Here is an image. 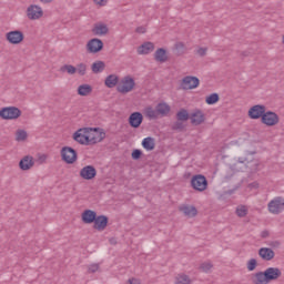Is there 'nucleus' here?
<instances>
[{"label": "nucleus", "instance_id": "obj_1", "mask_svg": "<svg viewBox=\"0 0 284 284\" xmlns=\"http://www.w3.org/2000/svg\"><path fill=\"white\" fill-rule=\"evenodd\" d=\"M90 130H94V132H99V128H84V129H79L78 131H75L72 135L73 141H75L77 143H79L80 145H88V132H90Z\"/></svg>", "mask_w": 284, "mask_h": 284}, {"label": "nucleus", "instance_id": "obj_2", "mask_svg": "<svg viewBox=\"0 0 284 284\" xmlns=\"http://www.w3.org/2000/svg\"><path fill=\"white\" fill-rule=\"evenodd\" d=\"M0 116L4 121H12L21 116V111L17 106H6L0 110Z\"/></svg>", "mask_w": 284, "mask_h": 284}, {"label": "nucleus", "instance_id": "obj_3", "mask_svg": "<svg viewBox=\"0 0 284 284\" xmlns=\"http://www.w3.org/2000/svg\"><path fill=\"white\" fill-rule=\"evenodd\" d=\"M191 187L196 192H205L207 190V178L202 174L193 175L191 179Z\"/></svg>", "mask_w": 284, "mask_h": 284}, {"label": "nucleus", "instance_id": "obj_4", "mask_svg": "<svg viewBox=\"0 0 284 284\" xmlns=\"http://www.w3.org/2000/svg\"><path fill=\"white\" fill-rule=\"evenodd\" d=\"M122 84L116 87L118 92L120 94H128V92H132L134 90V85H136V82H134V78L126 75L121 81Z\"/></svg>", "mask_w": 284, "mask_h": 284}, {"label": "nucleus", "instance_id": "obj_5", "mask_svg": "<svg viewBox=\"0 0 284 284\" xmlns=\"http://www.w3.org/2000/svg\"><path fill=\"white\" fill-rule=\"evenodd\" d=\"M61 156L64 163L72 165V163H74L78 159L77 150H74L72 146H63L61 150Z\"/></svg>", "mask_w": 284, "mask_h": 284}, {"label": "nucleus", "instance_id": "obj_6", "mask_svg": "<svg viewBox=\"0 0 284 284\" xmlns=\"http://www.w3.org/2000/svg\"><path fill=\"white\" fill-rule=\"evenodd\" d=\"M200 83H201V80H199V78L186 75L182 80L181 88L182 90H194L199 88Z\"/></svg>", "mask_w": 284, "mask_h": 284}, {"label": "nucleus", "instance_id": "obj_7", "mask_svg": "<svg viewBox=\"0 0 284 284\" xmlns=\"http://www.w3.org/2000/svg\"><path fill=\"white\" fill-rule=\"evenodd\" d=\"M284 211V199L275 197L268 203V212L271 214H281Z\"/></svg>", "mask_w": 284, "mask_h": 284}, {"label": "nucleus", "instance_id": "obj_8", "mask_svg": "<svg viewBox=\"0 0 284 284\" xmlns=\"http://www.w3.org/2000/svg\"><path fill=\"white\" fill-rule=\"evenodd\" d=\"M87 50L91 54H97L98 52H101V50H103V40L99 38H93L89 40L87 43Z\"/></svg>", "mask_w": 284, "mask_h": 284}, {"label": "nucleus", "instance_id": "obj_9", "mask_svg": "<svg viewBox=\"0 0 284 284\" xmlns=\"http://www.w3.org/2000/svg\"><path fill=\"white\" fill-rule=\"evenodd\" d=\"M278 121H280L278 114L272 111H267V112L264 111V115L262 116V120H261V122L264 125H267L268 128L277 125Z\"/></svg>", "mask_w": 284, "mask_h": 284}, {"label": "nucleus", "instance_id": "obj_10", "mask_svg": "<svg viewBox=\"0 0 284 284\" xmlns=\"http://www.w3.org/2000/svg\"><path fill=\"white\" fill-rule=\"evenodd\" d=\"M26 37L20 30L10 31L6 34V39L12 45H19Z\"/></svg>", "mask_w": 284, "mask_h": 284}, {"label": "nucleus", "instance_id": "obj_11", "mask_svg": "<svg viewBox=\"0 0 284 284\" xmlns=\"http://www.w3.org/2000/svg\"><path fill=\"white\" fill-rule=\"evenodd\" d=\"M27 17L31 21H34L37 19H41L43 17V9L37 4H31L27 9Z\"/></svg>", "mask_w": 284, "mask_h": 284}, {"label": "nucleus", "instance_id": "obj_12", "mask_svg": "<svg viewBox=\"0 0 284 284\" xmlns=\"http://www.w3.org/2000/svg\"><path fill=\"white\" fill-rule=\"evenodd\" d=\"M80 176L84 181H92V179L97 178V168H94L93 165L83 166L80 170Z\"/></svg>", "mask_w": 284, "mask_h": 284}, {"label": "nucleus", "instance_id": "obj_13", "mask_svg": "<svg viewBox=\"0 0 284 284\" xmlns=\"http://www.w3.org/2000/svg\"><path fill=\"white\" fill-rule=\"evenodd\" d=\"M265 114V105L263 104H255L248 110V116L250 119L257 120L263 119V115Z\"/></svg>", "mask_w": 284, "mask_h": 284}, {"label": "nucleus", "instance_id": "obj_14", "mask_svg": "<svg viewBox=\"0 0 284 284\" xmlns=\"http://www.w3.org/2000/svg\"><path fill=\"white\" fill-rule=\"evenodd\" d=\"M110 219L106 215H97L95 221H93V230L98 232H103L108 227Z\"/></svg>", "mask_w": 284, "mask_h": 284}, {"label": "nucleus", "instance_id": "obj_15", "mask_svg": "<svg viewBox=\"0 0 284 284\" xmlns=\"http://www.w3.org/2000/svg\"><path fill=\"white\" fill-rule=\"evenodd\" d=\"M141 123H143V113L142 112H133L129 116V125L131 128L138 129L141 128Z\"/></svg>", "mask_w": 284, "mask_h": 284}, {"label": "nucleus", "instance_id": "obj_16", "mask_svg": "<svg viewBox=\"0 0 284 284\" xmlns=\"http://www.w3.org/2000/svg\"><path fill=\"white\" fill-rule=\"evenodd\" d=\"M190 120L192 125H202V123H205V113H203L200 109H195L191 113Z\"/></svg>", "mask_w": 284, "mask_h": 284}, {"label": "nucleus", "instance_id": "obj_17", "mask_svg": "<svg viewBox=\"0 0 284 284\" xmlns=\"http://www.w3.org/2000/svg\"><path fill=\"white\" fill-rule=\"evenodd\" d=\"M264 274L266 276V281H268V283H272V281H277V278H281L283 273L278 267H268L264 271Z\"/></svg>", "mask_w": 284, "mask_h": 284}, {"label": "nucleus", "instance_id": "obj_18", "mask_svg": "<svg viewBox=\"0 0 284 284\" xmlns=\"http://www.w3.org/2000/svg\"><path fill=\"white\" fill-rule=\"evenodd\" d=\"M82 222L85 225H92L97 221V211L84 210L81 214Z\"/></svg>", "mask_w": 284, "mask_h": 284}, {"label": "nucleus", "instance_id": "obj_19", "mask_svg": "<svg viewBox=\"0 0 284 284\" xmlns=\"http://www.w3.org/2000/svg\"><path fill=\"white\" fill-rule=\"evenodd\" d=\"M19 168L22 171H28L31 168H34V159L30 155H26L24 158H22L19 162Z\"/></svg>", "mask_w": 284, "mask_h": 284}, {"label": "nucleus", "instance_id": "obj_20", "mask_svg": "<svg viewBox=\"0 0 284 284\" xmlns=\"http://www.w3.org/2000/svg\"><path fill=\"white\" fill-rule=\"evenodd\" d=\"M110 32V29L105 23H95L92 33L95 34V37H105Z\"/></svg>", "mask_w": 284, "mask_h": 284}, {"label": "nucleus", "instance_id": "obj_21", "mask_svg": "<svg viewBox=\"0 0 284 284\" xmlns=\"http://www.w3.org/2000/svg\"><path fill=\"white\" fill-rule=\"evenodd\" d=\"M180 212H183L184 216H187L189 219H194L196 214H199V210L195 209V206L192 205H182L179 207Z\"/></svg>", "mask_w": 284, "mask_h": 284}, {"label": "nucleus", "instance_id": "obj_22", "mask_svg": "<svg viewBox=\"0 0 284 284\" xmlns=\"http://www.w3.org/2000/svg\"><path fill=\"white\" fill-rule=\"evenodd\" d=\"M251 281L253 284H270L265 275V271H260L252 275Z\"/></svg>", "mask_w": 284, "mask_h": 284}, {"label": "nucleus", "instance_id": "obj_23", "mask_svg": "<svg viewBox=\"0 0 284 284\" xmlns=\"http://www.w3.org/2000/svg\"><path fill=\"white\" fill-rule=\"evenodd\" d=\"M105 139V132L101 130L94 135H88V145H97V143H101Z\"/></svg>", "mask_w": 284, "mask_h": 284}, {"label": "nucleus", "instance_id": "obj_24", "mask_svg": "<svg viewBox=\"0 0 284 284\" xmlns=\"http://www.w3.org/2000/svg\"><path fill=\"white\" fill-rule=\"evenodd\" d=\"M258 255L263 261H272V258L275 256V253L274 250L270 247H262L258 250Z\"/></svg>", "mask_w": 284, "mask_h": 284}, {"label": "nucleus", "instance_id": "obj_25", "mask_svg": "<svg viewBox=\"0 0 284 284\" xmlns=\"http://www.w3.org/2000/svg\"><path fill=\"white\" fill-rule=\"evenodd\" d=\"M154 60L158 63H165L168 61V51L163 48H160L154 53Z\"/></svg>", "mask_w": 284, "mask_h": 284}, {"label": "nucleus", "instance_id": "obj_26", "mask_svg": "<svg viewBox=\"0 0 284 284\" xmlns=\"http://www.w3.org/2000/svg\"><path fill=\"white\" fill-rule=\"evenodd\" d=\"M150 52H154V43L152 42H144L138 48V54H150Z\"/></svg>", "mask_w": 284, "mask_h": 284}, {"label": "nucleus", "instance_id": "obj_27", "mask_svg": "<svg viewBox=\"0 0 284 284\" xmlns=\"http://www.w3.org/2000/svg\"><path fill=\"white\" fill-rule=\"evenodd\" d=\"M155 110L158 111V115L161 114V116H168L172 109L168 103L161 102L155 106Z\"/></svg>", "mask_w": 284, "mask_h": 284}, {"label": "nucleus", "instance_id": "obj_28", "mask_svg": "<svg viewBox=\"0 0 284 284\" xmlns=\"http://www.w3.org/2000/svg\"><path fill=\"white\" fill-rule=\"evenodd\" d=\"M176 121H182L185 123V121H190L191 114L187 112V109H180L175 115Z\"/></svg>", "mask_w": 284, "mask_h": 284}, {"label": "nucleus", "instance_id": "obj_29", "mask_svg": "<svg viewBox=\"0 0 284 284\" xmlns=\"http://www.w3.org/2000/svg\"><path fill=\"white\" fill-rule=\"evenodd\" d=\"M91 70L93 72V74H99V73L103 72V70H105V62H103V61L93 62L91 65Z\"/></svg>", "mask_w": 284, "mask_h": 284}, {"label": "nucleus", "instance_id": "obj_30", "mask_svg": "<svg viewBox=\"0 0 284 284\" xmlns=\"http://www.w3.org/2000/svg\"><path fill=\"white\" fill-rule=\"evenodd\" d=\"M119 83V78L116 74H110L105 78L104 85L106 88H115V85Z\"/></svg>", "mask_w": 284, "mask_h": 284}, {"label": "nucleus", "instance_id": "obj_31", "mask_svg": "<svg viewBox=\"0 0 284 284\" xmlns=\"http://www.w3.org/2000/svg\"><path fill=\"white\" fill-rule=\"evenodd\" d=\"M175 284H192V280L185 273H180L175 276Z\"/></svg>", "mask_w": 284, "mask_h": 284}, {"label": "nucleus", "instance_id": "obj_32", "mask_svg": "<svg viewBox=\"0 0 284 284\" xmlns=\"http://www.w3.org/2000/svg\"><path fill=\"white\" fill-rule=\"evenodd\" d=\"M91 92H92V85L90 84H81L78 88V94L80 97H88V94H91Z\"/></svg>", "mask_w": 284, "mask_h": 284}, {"label": "nucleus", "instance_id": "obj_33", "mask_svg": "<svg viewBox=\"0 0 284 284\" xmlns=\"http://www.w3.org/2000/svg\"><path fill=\"white\" fill-rule=\"evenodd\" d=\"M144 114L148 119H150V121L159 119V112L156 111V109L154 110L152 106H148L144 110Z\"/></svg>", "mask_w": 284, "mask_h": 284}, {"label": "nucleus", "instance_id": "obj_34", "mask_svg": "<svg viewBox=\"0 0 284 284\" xmlns=\"http://www.w3.org/2000/svg\"><path fill=\"white\" fill-rule=\"evenodd\" d=\"M155 145L156 144L154 143L153 138L149 136L142 141V148H144V150L152 151L154 150Z\"/></svg>", "mask_w": 284, "mask_h": 284}, {"label": "nucleus", "instance_id": "obj_35", "mask_svg": "<svg viewBox=\"0 0 284 284\" xmlns=\"http://www.w3.org/2000/svg\"><path fill=\"white\" fill-rule=\"evenodd\" d=\"M239 164L244 165V168H245L246 170H256V166L258 165V163H255V164H254L255 168L250 166V162L247 161V158H239V159H237V162L235 163V165H239Z\"/></svg>", "mask_w": 284, "mask_h": 284}, {"label": "nucleus", "instance_id": "obj_36", "mask_svg": "<svg viewBox=\"0 0 284 284\" xmlns=\"http://www.w3.org/2000/svg\"><path fill=\"white\" fill-rule=\"evenodd\" d=\"M171 130L175 132H183V130H185V124L183 123V121L176 120L172 123Z\"/></svg>", "mask_w": 284, "mask_h": 284}, {"label": "nucleus", "instance_id": "obj_37", "mask_svg": "<svg viewBox=\"0 0 284 284\" xmlns=\"http://www.w3.org/2000/svg\"><path fill=\"white\" fill-rule=\"evenodd\" d=\"M219 93H212L209 97H206L205 103H207V105H214L215 103H219Z\"/></svg>", "mask_w": 284, "mask_h": 284}, {"label": "nucleus", "instance_id": "obj_38", "mask_svg": "<svg viewBox=\"0 0 284 284\" xmlns=\"http://www.w3.org/2000/svg\"><path fill=\"white\" fill-rule=\"evenodd\" d=\"M60 72H68V74H77V68L72 64H64L60 68Z\"/></svg>", "mask_w": 284, "mask_h": 284}, {"label": "nucleus", "instance_id": "obj_39", "mask_svg": "<svg viewBox=\"0 0 284 284\" xmlns=\"http://www.w3.org/2000/svg\"><path fill=\"white\" fill-rule=\"evenodd\" d=\"M235 213L240 219H245V216H247V206L245 205L237 206Z\"/></svg>", "mask_w": 284, "mask_h": 284}, {"label": "nucleus", "instance_id": "obj_40", "mask_svg": "<svg viewBox=\"0 0 284 284\" xmlns=\"http://www.w3.org/2000/svg\"><path fill=\"white\" fill-rule=\"evenodd\" d=\"M213 267L214 265L212 264V262H204L200 265L199 271L207 274V272H210V270H212Z\"/></svg>", "mask_w": 284, "mask_h": 284}, {"label": "nucleus", "instance_id": "obj_41", "mask_svg": "<svg viewBox=\"0 0 284 284\" xmlns=\"http://www.w3.org/2000/svg\"><path fill=\"white\" fill-rule=\"evenodd\" d=\"M78 74H80V77H85V72L88 70V65L85 63H79L75 68Z\"/></svg>", "mask_w": 284, "mask_h": 284}, {"label": "nucleus", "instance_id": "obj_42", "mask_svg": "<svg viewBox=\"0 0 284 284\" xmlns=\"http://www.w3.org/2000/svg\"><path fill=\"white\" fill-rule=\"evenodd\" d=\"M28 139V132L26 130H18L16 133V141H26Z\"/></svg>", "mask_w": 284, "mask_h": 284}, {"label": "nucleus", "instance_id": "obj_43", "mask_svg": "<svg viewBox=\"0 0 284 284\" xmlns=\"http://www.w3.org/2000/svg\"><path fill=\"white\" fill-rule=\"evenodd\" d=\"M131 156H132L133 161H139V159H141V156H143V151H141L139 149H134L131 153Z\"/></svg>", "mask_w": 284, "mask_h": 284}, {"label": "nucleus", "instance_id": "obj_44", "mask_svg": "<svg viewBox=\"0 0 284 284\" xmlns=\"http://www.w3.org/2000/svg\"><path fill=\"white\" fill-rule=\"evenodd\" d=\"M256 265H257L256 258H251L247 262V270H248V272H254V270H256Z\"/></svg>", "mask_w": 284, "mask_h": 284}, {"label": "nucleus", "instance_id": "obj_45", "mask_svg": "<svg viewBox=\"0 0 284 284\" xmlns=\"http://www.w3.org/2000/svg\"><path fill=\"white\" fill-rule=\"evenodd\" d=\"M175 50L178 51V54H183L185 44L183 42L175 43Z\"/></svg>", "mask_w": 284, "mask_h": 284}, {"label": "nucleus", "instance_id": "obj_46", "mask_svg": "<svg viewBox=\"0 0 284 284\" xmlns=\"http://www.w3.org/2000/svg\"><path fill=\"white\" fill-rule=\"evenodd\" d=\"M94 272H99V264H91L89 266V273L94 274Z\"/></svg>", "mask_w": 284, "mask_h": 284}, {"label": "nucleus", "instance_id": "obj_47", "mask_svg": "<svg viewBox=\"0 0 284 284\" xmlns=\"http://www.w3.org/2000/svg\"><path fill=\"white\" fill-rule=\"evenodd\" d=\"M196 54H199V57H205V54H207V48L197 49Z\"/></svg>", "mask_w": 284, "mask_h": 284}, {"label": "nucleus", "instance_id": "obj_48", "mask_svg": "<svg viewBox=\"0 0 284 284\" xmlns=\"http://www.w3.org/2000/svg\"><path fill=\"white\" fill-rule=\"evenodd\" d=\"M135 32H138V34H145V27H138Z\"/></svg>", "mask_w": 284, "mask_h": 284}, {"label": "nucleus", "instance_id": "obj_49", "mask_svg": "<svg viewBox=\"0 0 284 284\" xmlns=\"http://www.w3.org/2000/svg\"><path fill=\"white\" fill-rule=\"evenodd\" d=\"M268 236H270V231H267V230L262 231V233H261L262 239H267Z\"/></svg>", "mask_w": 284, "mask_h": 284}, {"label": "nucleus", "instance_id": "obj_50", "mask_svg": "<svg viewBox=\"0 0 284 284\" xmlns=\"http://www.w3.org/2000/svg\"><path fill=\"white\" fill-rule=\"evenodd\" d=\"M94 3H97V6H105V0H94Z\"/></svg>", "mask_w": 284, "mask_h": 284}, {"label": "nucleus", "instance_id": "obj_51", "mask_svg": "<svg viewBox=\"0 0 284 284\" xmlns=\"http://www.w3.org/2000/svg\"><path fill=\"white\" fill-rule=\"evenodd\" d=\"M250 54H252V52H250V51H243V52L241 53V57H250Z\"/></svg>", "mask_w": 284, "mask_h": 284}, {"label": "nucleus", "instance_id": "obj_52", "mask_svg": "<svg viewBox=\"0 0 284 284\" xmlns=\"http://www.w3.org/2000/svg\"><path fill=\"white\" fill-rule=\"evenodd\" d=\"M41 3H52L54 0H40Z\"/></svg>", "mask_w": 284, "mask_h": 284}]
</instances>
